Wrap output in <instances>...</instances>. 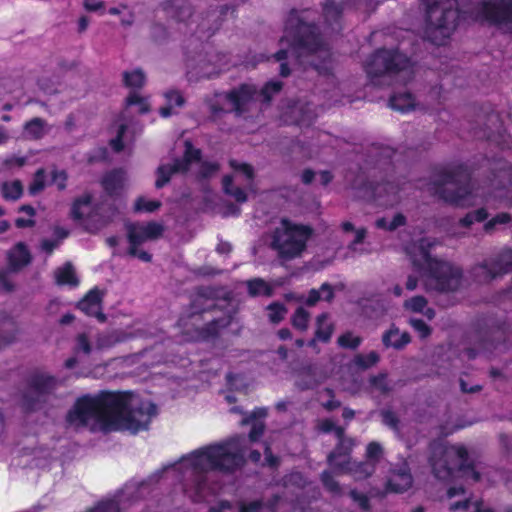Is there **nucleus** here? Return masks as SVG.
Masks as SVG:
<instances>
[{"mask_svg":"<svg viewBox=\"0 0 512 512\" xmlns=\"http://www.w3.org/2000/svg\"><path fill=\"white\" fill-rule=\"evenodd\" d=\"M161 206L162 203L159 200H147L145 197L140 196L135 200L134 211L152 213L158 210Z\"/></svg>","mask_w":512,"mask_h":512,"instance_id":"nucleus-42","label":"nucleus"},{"mask_svg":"<svg viewBox=\"0 0 512 512\" xmlns=\"http://www.w3.org/2000/svg\"><path fill=\"white\" fill-rule=\"evenodd\" d=\"M267 310L269 311V320L274 324L281 322L287 312L285 305L281 302H272L267 306Z\"/></svg>","mask_w":512,"mask_h":512,"instance_id":"nucleus-45","label":"nucleus"},{"mask_svg":"<svg viewBox=\"0 0 512 512\" xmlns=\"http://www.w3.org/2000/svg\"><path fill=\"white\" fill-rule=\"evenodd\" d=\"M168 30L167 28L160 23H155L151 27V36L152 39L157 43H162L168 39Z\"/></svg>","mask_w":512,"mask_h":512,"instance_id":"nucleus-62","label":"nucleus"},{"mask_svg":"<svg viewBox=\"0 0 512 512\" xmlns=\"http://www.w3.org/2000/svg\"><path fill=\"white\" fill-rule=\"evenodd\" d=\"M174 171L172 170L169 164H162L156 170V181L155 187L157 189L163 188L166 184H168L171 180V177L174 175Z\"/></svg>","mask_w":512,"mask_h":512,"instance_id":"nucleus-43","label":"nucleus"},{"mask_svg":"<svg viewBox=\"0 0 512 512\" xmlns=\"http://www.w3.org/2000/svg\"><path fill=\"white\" fill-rule=\"evenodd\" d=\"M185 459L189 461L193 472L202 476L209 471L231 473L245 463L235 438L201 447L191 452Z\"/></svg>","mask_w":512,"mask_h":512,"instance_id":"nucleus-4","label":"nucleus"},{"mask_svg":"<svg viewBox=\"0 0 512 512\" xmlns=\"http://www.w3.org/2000/svg\"><path fill=\"white\" fill-rule=\"evenodd\" d=\"M74 351L76 353L82 352L85 355H89L92 352V344L87 333L83 332L77 335Z\"/></svg>","mask_w":512,"mask_h":512,"instance_id":"nucleus-52","label":"nucleus"},{"mask_svg":"<svg viewBox=\"0 0 512 512\" xmlns=\"http://www.w3.org/2000/svg\"><path fill=\"white\" fill-rule=\"evenodd\" d=\"M46 187V171L44 168H39L33 175V179L28 187L30 195L35 196L42 192Z\"/></svg>","mask_w":512,"mask_h":512,"instance_id":"nucleus-37","label":"nucleus"},{"mask_svg":"<svg viewBox=\"0 0 512 512\" xmlns=\"http://www.w3.org/2000/svg\"><path fill=\"white\" fill-rule=\"evenodd\" d=\"M232 323L231 315H224L219 318L212 319L203 327L197 329V338L207 341L218 337L220 330L228 327Z\"/></svg>","mask_w":512,"mask_h":512,"instance_id":"nucleus-20","label":"nucleus"},{"mask_svg":"<svg viewBox=\"0 0 512 512\" xmlns=\"http://www.w3.org/2000/svg\"><path fill=\"white\" fill-rule=\"evenodd\" d=\"M103 292L94 287L77 303V309L89 317H95L99 322L106 321V315L102 312Z\"/></svg>","mask_w":512,"mask_h":512,"instance_id":"nucleus-16","label":"nucleus"},{"mask_svg":"<svg viewBox=\"0 0 512 512\" xmlns=\"http://www.w3.org/2000/svg\"><path fill=\"white\" fill-rule=\"evenodd\" d=\"M448 456L449 452L444 451L438 459L432 456L429 460L432 473L439 480L446 481L454 476L455 467L450 465Z\"/></svg>","mask_w":512,"mask_h":512,"instance_id":"nucleus-21","label":"nucleus"},{"mask_svg":"<svg viewBox=\"0 0 512 512\" xmlns=\"http://www.w3.org/2000/svg\"><path fill=\"white\" fill-rule=\"evenodd\" d=\"M433 15H426L425 27L423 30V39L436 46L447 44L453 31L456 29L458 20V10L453 8H444L437 22H433Z\"/></svg>","mask_w":512,"mask_h":512,"instance_id":"nucleus-10","label":"nucleus"},{"mask_svg":"<svg viewBox=\"0 0 512 512\" xmlns=\"http://www.w3.org/2000/svg\"><path fill=\"white\" fill-rule=\"evenodd\" d=\"M383 454V448L378 442H370L366 447V460L375 465L380 461Z\"/></svg>","mask_w":512,"mask_h":512,"instance_id":"nucleus-55","label":"nucleus"},{"mask_svg":"<svg viewBox=\"0 0 512 512\" xmlns=\"http://www.w3.org/2000/svg\"><path fill=\"white\" fill-rule=\"evenodd\" d=\"M164 97L172 107H182L185 104V98L177 89H170L164 93Z\"/></svg>","mask_w":512,"mask_h":512,"instance_id":"nucleus-61","label":"nucleus"},{"mask_svg":"<svg viewBox=\"0 0 512 512\" xmlns=\"http://www.w3.org/2000/svg\"><path fill=\"white\" fill-rule=\"evenodd\" d=\"M146 81L145 73L141 69L125 71L123 73V83L128 88L140 89Z\"/></svg>","mask_w":512,"mask_h":512,"instance_id":"nucleus-34","label":"nucleus"},{"mask_svg":"<svg viewBox=\"0 0 512 512\" xmlns=\"http://www.w3.org/2000/svg\"><path fill=\"white\" fill-rule=\"evenodd\" d=\"M490 349H497V344L494 342H490L488 339H481V342L479 344L478 348L474 347H468L465 349V354L469 359H474L478 353L479 350H490Z\"/></svg>","mask_w":512,"mask_h":512,"instance_id":"nucleus-60","label":"nucleus"},{"mask_svg":"<svg viewBox=\"0 0 512 512\" xmlns=\"http://www.w3.org/2000/svg\"><path fill=\"white\" fill-rule=\"evenodd\" d=\"M479 16L491 26L512 24V0H483Z\"/></svg>","mask_w":512,"mask_h":512,"instance_id":"nucleus-12","label":"nucleus"},{"mask_svg":"<svg viewBox=\"0 0 512 512\" xmlns=\"http://www.w3.org/2000/svg\"><path fill=\"white\" fill-rule=\"evenodd\" d=\"M55 281L59 286L77 287L79 285V279L71 262H66L55 271Z\"/></svg>","mask_w":512,"mask_h":512,"instance_id":"nucleus-26","label":"nucleus"},{"mask_svg":"<svg viewBox=\"0 0 512 512\" xmlns=\"http://www.w3.org/2000/svg\"><path fill=\"white\" fill-rule=\"evenodd\" d=\"M327 320V313H321L316 318L315 338L323 343L330 341L334 331V325L332 323H328Z\"/></svg>","mask_w":512,"mask_h":512,"instance_id":"nucleus-27","label":"nucleus"},{"mask_svg":"<svg viewBox=\"0 0 512 512\" xmlns=\"http://www.w3.org/2000/svg\"><path fill=\"white\" fill-rule=\"evenodd\" d=\"M127 131V125L126 124H120L117 129V135L113 139L109 141V145L112 148V150L116 153H120L124 150V135Z\"/></svg>","mask_w":512,"mask_h":512,"instance_id":"nucleus-54","label":"nucleus"},{"mask_svg":"<svg viewBox=\"0 0 512 512\" xmlns=\"http://www.w3.org/2000/svg\"><path fill=\"white\" fill-rule=\"evenodd\" d=\"M229 166L233 170L243 173L248 180H253L255 177L254 169H253L252 165H250L248 163H239L235 159H230Z\"/></svg>","mask_w":512,"mask_h":512,"instance_id":"nucleus-59","label":"nucleus"},{"mask_svg":"<svg viewBox=\"0 0 512 512\" xmlns=\"http://www.w3.org/2000/svg\"><path fill=\"white\" fill-rule=\"evenodd\" d=\"M248 294L251 297L273 295V287L262 278H253L246 282Z\"/></svg>","mask_w":512,"mask_h":512,"instance_id":"nucleus-28","label":"nucleus"},{"mask_svg":"<svg viewBox=\"0 0 512 512\" xmlns=\"http://www.w3.org/2000/svg\"><path fill=\"white\" fill-rule=\"evenodd\" d=\"M282 88L283 83L281 81L270 80L263 85L258 94L262 97L263 103H270L274 95L278 94Z\"/></svg>","mask_w":512,"mask_h":512,"instance_id":"nucleus-35","label":"nucleus"},{"mask_svg":"<svg viewBox=\"0 0 512 512\" xmlns=\"http://www.w3.org/2000/svg\"><path fill=\"white\" fill-rule=\"evenodd\" d=\"M426 6V15H433L438 9L452 8L451 0H421Z\"/></svg>","mask_w":512,"mask_h":512,"instance_id":"nucleus-57","label":"nucleus"},{"mask_svg":"<svg viewBox=\"0 0 512 512\" xmlns=\"http://www.w3.org/2000/svg\"><path fill=\"white\" fill-rule=\"evenodd\" d=\"M184 148L185 149L182 157L185 159L186 162L190 164L201 162V149L194 147L193 143L190 140H186L184 142Z\"/></svg>","mask_w":512,"mask_h":512,"instance_id":"nucleus-46","label":"nucleus"},{"mask_svg":"<svg viewBox=\"0 0 512 512\" xmlns=\"http://www.w3.org/2000/svg\"><path fill=\"white\" fill-rule=\"evenodd\" d=\"M222 188L225 194L233 197L238 203H244L248 199L245 190L234 185L232 175L227 174L223 176Z\"/></svg>","mask_w":512,"mask_h":512,"instance_id":"nucleus-29","label":"nucleus"},{"mask_svg":"<svg viewBox=\"0 0 512 512\" xmlns=\"http://www.w3.org/2000/svg\"><path fill=\"white\" fill-rule=\"evenodd\" d=\"M125 173L122 169H113L102 177L100 184L105 193L114 197L117 196L124 187Z\"/></svg>","mask_w":512,"mask_h":512,"instance_id":"nucleus-19","label":"nucleus"},{"mask_svg":"<svg viewBox=\"0 0 512 512\" xmlns=\"http://www.w3.org/2000/svg\"><path fill=\"white\" fill-rule=\"evenodd\" d=\"M389 106L399 112H408L415 106V97L410 92L394 93L389 98Z\"/></svg>","mask_w":512,"mask_h":512,"instance_id":"nucleus-25","label":"nucleus"},{"mask_svg":"<svg viewBox=\"0 0 512 512\" xmlns=\"http://www.w3.org/2000/svg\"><path fill=\"white\" fill-rule=\"evenodd\" d=\"M473 169L466 163L442 168L433 182L435 194L445 203L455 207H468L472 199Z\"/></svg>","mask_w":512,"mask_h":512,"instance_id":"nucleus-5","label":"nucleus"},{"mask_svg":"<svg viewBox=\"0 0 512 512\" xmlns=\"http://www.w3.org/2000/svg\"><path fill=\"white\" fill-rule=\"evenodd\" d=\"M362 341L360 336H354L351 331H346L338 337L337 344L344 349L356 350Z\"/></svg>","mask_w":512,"mask_h":512,"instance_id":"nucleus-40","label":"nucleus"},{"mask_svg":"<svg viewBox=\"0 0 512 512\" xmlns=\"http://www.w3.org/2000/svg\"><path fill=\"white\" fill-rule=\"evenodd\" d=\"M1 194L6 201H17L23 195V185L20 180L6 181L1 185Z\"/></svg>","mask_w":512,"mask_h":512,"instance_id":"nucleus-32","label":"nucleus"},{"mask_svg":"<svg viewBox=\"0 0 512 512\" xmlns=\"http://www.w3.org/2000/svg\"><path fill=\"white\" fill-rule=\"evenodd\" d=\"M264 502L261 499L240 502L238 512H263Z\"/></svg>","mask_w":512,"mask_h":512,"instance_id":"nucleus-63","label":"nucleus"},{"mask_svg":"<svg viewBox=\"0 0 512 512\" xmlns=\"http://www.w3.org/2000/svg\"><path fill=\"white\" fill-rule=\"evenodd\" d=\"M511 220L512 217L509 213H498L484 224V231L486 233H491L497 225L508 224L511 222Z\"/></svg>","mask_w":512,"mask_h":512,"instance_id":"nucleus-50","label":"nucleus"},{"mask_svg":"<svg viewBox=\"0 0 512 512\" xmlns=\"http://www.w3.org/2000/svg\"><path fill=\"white\" fill-rule=\"evenodd\" d=\"M32 261V255L24 242L16 243L7 253V264L11 272L17 273Z\"/></svg>","mask_w":512,"mask_h":512,"instance_id":"nucleus-17","label":"nucleus"},{"mask_svg":"<svg viewBox=\"0 0 512 512\" xmlns=\"http://www.w3.org/2000/svg\"><path fill=\"white\" fill-rule=\"evenodd\" d=\"M375 463L369 461L352 462L345 472H350L355 479L361 480L370 477L375 472Z\"/></svg>","mask_w":512,"mask_h":512,"instance_id":"nucleus-31","label":"nucleus"},{"mask_svg":"<svg viewBox=\"0 0 512 512\" xmlns=\"http://www.w3.org/2000/svg\"><path fill=\"white\" fill-rule=\"evenodd\" d=\"M320 480L325 488L329 493L333 495H340L341 494V486L339 482L334 478L333 474L329 470H324L320 474Z\"/></svg>","mask_w":512,"mask_h":512,"instance_id":"nucleus-39","label":"nucleus"},{"mask_svg":"<svg viewBox=\"0 0 512 512\" xmlns=\"http://www.w3.org/2000/svg\"><path fill=\"white\" fill-rule=\"evenodd\" d=\"M130 390H100L78 397L66 414V422L75 430L88 429L91 433L128 431L136 435L148 430L157 406L140 400L133 404Z\"/></svg>","mask_w":512,"mask_h":512,"instance_id":"nucleus-1","label":"nucleus"},{"mask_svg":"<svg viewBox=\"0 0 512 512\" xmlns=\"http://www.w3.org/2000/svg\"><path fill=\"white\" fill-rule=\"evenodd\" d=\"M371 386L379 390L382 394H387L390 391V387L387 383V374L379 373L378 375L371 376L369 378Z\"/></svg>","mask_w":512,"mask_h":512,"instance_id":"nucleus-58","label":"nucleus"},{"mask_svg":"<svg viewBox=\"0 0 512 512\" xmlns=\"http://www.w3.org/2000/svg\"><path fill=\"white\" fill-rule=\"evenodd\" d=\"M409 324L421 339L428 338L432 333L431 327L423 319L410 318Z\"/></svg>","mask_w":512,"mask_h":512,"instance_id":"nucleus-51","label":"nucleus"},{"mask_svg":"<svg viewBox=\"0 0 512 512\" xmlns=\"http://www.w3.org/2000/svg\"><path fill=\"white\" fill-rule=\"evenodd\" d=\"M380 416L382 423L385 426L396 432L400 430V419L394 411L390 409H383L380 411Z\"/></svg>","mask_w":512,"mask_h":512,"instance_id":"nucleus-49","label":"nucleus"},{"mask_svg":"<svg viewBox=\"0 0 512 512\" xmlns=\"http://www.w3.org/2000/svg\"><path fill=\"white\" fill-rule=\"evenodd\" d=\"M126 104L128 106L139 105V112L141 114L147 113L149 111V105L145 102V100L135 92H131L126 98Z\"/></svg>","mask_w":512,"mask_h":512,"instance_id":"nucleus-64","label":"nucleus"},{"mask_svg":"<svg viewBox=\"0 0 512 512\" xmlns=\"http://www.w3.org/2000/svg\"><path fill=\"white\" fill-rule=\"evenodd\" d=\"M161 7L168 17L177 22H185L189 31H191L187 40L189 43L184 47L186 50L190 45H193L195 50L201 48L203 42L219 30L228 13L234 14L236 11L235 6L224 4L210 8L205 15L198 16L195 20L189 0H166L161 3ZM185 54L190 57L189 51H185Z\"/></svg>","mask_w":512,"mask_h":512,"instance_id":"nucleus-2","label":"nucleus"},{"mask_svg":"<svg viewBox=\"0 0 512 512\" xmlns=\"http://www.w3.org/2000/svg\"><path fill=\"white\" fill-rule=\"evenodd\" d=\"M58 386L57 377L41 371L32 372L26 380V390L22 394L23 410L25 412L38 410Z\"/></svg>","mask_w":512,"mask_h":512,"instance_id":"nucleus-9","label":"nucleus"},{"mask_svg":"<svg viewBox=\"0 0 512 512\" xmlns=\"http://www.w3.org/2000/svg\"><path fill=\"white\" fill-rule=\"evenodd\" d=\"M257 95L258 89L252 83H241L223 93L224 99L231 105L230 111L239 117L249 111Z\"/></svg>","mask_w":512,"mask_h":512,"instance_id":"nucleus-13","label":"nucleus"},{"mask_svg":"<svg viewBox=\"0 0 512 512\" xmlns=\"http://www.w3.org/2000/svg\"><path fill=\"white\" fill-rule=\"evenodd\" d=\"M127 230V240L129 243V248L127 253L131 257L138 258L142 262L149 263L152 261V255L144 250L139 249V246L142 245L145 241L149 240V238L145 235V231L141 227L140 223H129L126 225Z\"/></svg>","mask_w":512,"mask_h":512,"instance_id":"nucleus-14","label":"nucleus"},{"mask_svg":"<svg viewBox=\"0 0 512 512\" xmlns=\"http://www.w3.org/2000/svg\"><path fill=\"white\" fill-rule=\"evenodd\" d=\"M409 58L397 49H377L364 64V70L373 85H380L381 79L396 75L409 66Z\"/></svg>","mask_w":512,"mask_h":512,"instance_id":"nucleus-8","label":"nucleus"},{"mask_svg":"<svg viewBox=\"0 0 512 512\" xmlns=\"http://www.w3.org/2000/svg\"><path fill=\"white\" fill-rule=\"evenodd\" d=\"M382 342L385 347H393L401 350L411 342V336L408 332L399 333V329L393 324L382 336Z\"/></svg>","mask_w":512,"mask_h":512,"instance_id":"nucleus-23","label":"nucleus"},{"mask_svg":"<svg viewBox=\"0 0 512 512\" xmlns=\"http://www.w3.org/2000/svg\"><path fill=\"white\" fill-rule=\"evenodd\" d=\"M93 201V195L86 192L83 195L76 197L70 208V218L75 222H84L86 220L84 209L89 208Z\"/></svg>","mask_w":512,"mask_h":512,"instance_id":"nucleus-24","label":"nucleus"},{"mask_svg":"<svg viewBox=\"0 0 512 512\" xmlns=\"http://www.w3.org/2000/svg\"><path fill=\"white\" fill-rule=\"evenodd\" d=\"M380 361V355L376 351L368 354L358 353L353 357V365L360 370H367L375 366Z\"/></svg>","mask_w":512,"mask_h":512,"instance_id":"nucleus-33","label":"nucleus"},{"mask_svg":"<svg viewBox=\"0 0 512 512\" xmlns=\"http://www.w3.org/2000/svg\"><path fill=\"white\" fill-rule=\"evenodd\" d=\"M46 122L42 118L35 117L24 125L25 132L33 139H40L44 135Z\"/></svg>","mask_w":512,"mask_h":512,"instance_id":"nucleus-38","label":"nucleus"},{"mask_svg":"<svg viewBox=\"0 0 512 512\" xmlns=\"http://www.w3.org/2000/svg\"><path fill=\"white\" fill-rule=\"evenodd\" d=\"M141 227L145 231V235L149 238V240H155L162 236L164 227L162 224H159L155 221H150L146 224H141Z\"/></svg>","mask_w":512,"mask_h":512,"instance_id":"nucleus-56","label":"nucleus"},{"mask_svg":"<svg viewBox=\"0 0 512 512\" xmlns=\"http://www.w3.org/2000/svg\"><path fill=\"white\" fill-rule=\"evenodd\" d=\"M372 194L374 199H378L381 197L382 192H385L387 195H393L394 197L398 195L400 188L398 185L385 181L382 183H377L371 187Z\"/></svg>","mask_w":512,"mask_h":512,"instance_id":"nucleus-41","label":"nucleus"},{"mask_svg":"<svg viewBox=\"0 0 512 512\" xmlns=\"http://www.w3.org/2000/svg\"><path fill=\"white\" fill-rule=\"evenodd\" d=\"M85 512H120V505L115 499H105L97 502Z\"/></svg>","mask_w":512,"mask_h":512,"instance_id":"nucleus-47","label":"nucleus"},{"mask_svg":"<svg viewBox=\"0 0 512 512\" xmlns=\"http://www.w3.org/2000/svg\"><path fill=\"white\" fill-rule=\"evenodd\" d=\"M311 234L312 229L309 226L282 219L281 228H276L273 232L271 248L280 259L293 260L305 251Z\"/></svg>","mask_w":512,"mask_h":512,"instance_id":"nucleus-6","label":"nucleus"},{"mask_svg":"<svg viewBox=\"0 0 512 512\" xmlns=\"http://www.w3.org/2000/svg\"><path fill=\"white\" fill-rule=\"evenodd\" d=\"M15 323L8 317H2L0 321V348L11 344L16 339Z\"/></svg>","mask_w":512,"mask_h":512,"instance_id":"nucleus-30","label":"nucleus"},{"mask_svg":"<svg viewBox=\"0 0 512 512\" xmlns=\"http://www.w3.org/2000/svg\"><path fill=\"white\" fill-rule=\"evenodd\" d=\"M198 177L200 179H209L220 170V165L217 162L202 161L200 162Z\"/></svg>","mask_w":512,"mask_h":512,"instance_id":"nucleus-53","label":"nucleus"},{"mask_svg":"<svg viewBox=\"0 0 512 512\" xmlns=\"http://www.w3.org/2000/svg\"><path fill=\"white\" fill-rule=\"evenodd\" d=\"M455 455L457 456L459 463L457 465L458 472H466L467 468H472V462H469L468 450L465 446L459 445L452 447Z\"/></svg>","mask_w":512,"mask_h":512,"instance_id":"nucleus-44","label":"nucleus"},{"mask_svg":"<svg viewBox=\"0 0 512 512\" xmlns=\"http://www.w3.org/2000/svg\"><path fill=\"white\" fill-rule=\"evenodd\" d=\"M350 0H324L323 2V16L325 22L331 27L332 30L341 29V18L343 14L344 5Z\"/></svg>","mask_w":512,"mask_h":512,"instance_id":"nucleus-18","label":"nucleus"},{"mask_svg":"<svg viewBox=\"0 0 512 512\" xmlns=\"http://www.w3.org/2000/svg\"><path fill=\"white\" fill-rule=\"evenodd\" d=\"M413 483L412 475L408 468L399 469L394 476L386 483V491L403 493L411 488Z\"/></svg>","mask_w":512,"mask_h":512,"instance_id":"nucleus-22","label":"nucleus"},{"mask_svg":"<svg viewBox=\"0 0 512 512\" xmlns=\"http://www.w3.org/2000/svg\"><path fill=\"white\" fill-rule=\"evenodd\" d=\"M512 271V248L504 247L497 254L472 267L474 279L481 283H489Z\"/></svg>","mask_w":512,"mask_h":512,"instance_id":"nucleus-11","label":"nucleus"},{"mask_svg":"<svg viewBox=\"0 0 512 512\" xmlns=\"http://www.w3.org/2000/svg\"><path fill=\"white\" fill-rule=\"evenodd\" d=\"M310 313L303 307H298L291 317L292 326L303 332L308 328Z\"/></svg>","mask_w":512,"mask_h":512,"instance_id":"nucleus-36","label":"nucleus"},{"mask_svg":"<svg viewBox=\"0 0 512 512\" xmlns=\"http://www.w3.org/2000/svg\"><path fill=\"white\" fill-rule=\"evenodd\" d=\"M428 304L427 299L422 295H416L411 297L410 299L405 300L404 308L406 310L422 313Z\"/></svg>","mask_w":512,"mask_h":512,"instance_id":"nucleus-48","label":"nucleus"},{"mask_svg":"<svg viewBox=\"0 0 512 512\" xmlns=\"http://www.w3.org/2000/svg\"><path fill=\"white\" fill-rule=\"evenodd\" d=\"M355 446L354 438L337 442L327 455V463L336 472L344 473L351 464V454Z\"/></svg>","mask_w":512,"mask_h":512,"instance_id":"nucleus-15","label":"nucleus"},{"mask_svg":"<svg viewBox=\"0 0 512 512\" xmlns=\"http://www.w3.org/2000/svg\"><path fill=\"white\" fill-rule=\"evenodd\" d=\"M286 37L289 38L290 50L280 49L273 54L275 61L280 63L279 75L288 77L291 74L289 54L300 57L303 54H314L322 49L323 39L319 28L314 23L305 22L298 10L291 9L285 23Z\"/></svg>","mask_w":512,"mask_h":512,"instance_id":"nucleus-3","label":"nucleus"},{"mask_svg":"<svg viewBox=\"0 0 512 512\" xmlns=\"http://www.w3.org/2000/svg\"><path fill=\"white\" fill-rule=\"evenodd\" d=\"M419 251L433 288L442 293L457 291L461 286L463 270L448 261L432 257L429 246L420 245Z\"/></svg>","mask_w":512,"mask_h":512,"instance_id":"nucleus-7","label":"nucleus"}]
</instances>
